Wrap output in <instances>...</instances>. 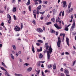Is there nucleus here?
Returning <instances> with one entry per match:
<instances>
[{
	"mask_svg": "<svg viewBox=\"0 0 76 76\" xmlns=\"http://www.w3.org/2000/svg\"><path fill=\"white\" fill-rule=\"evenodd\" d=\"M41 5H40L39 7L37 8V14L38 15L39 14V10H40L41 9Z\"/></svg>",
	"mask_w": 76,
	"mask_h": 76,
	"instance_id": "nucleus-1",
	"label": "nucleus"
},
{
	"mask_svg": "<svg viewBox=\"0 0 76 76\" xmlns=\"http://www.w3.org/2000/svg\"><path fill=\"white\" fill-rule=\"evenodd\" d=\"M14 29L16 32H17V31L19 32V31H20V28L19 27L16 26H15Z\"/></svg>",
	"mask_w": 76,
	"mask_h": 76,
	"instance_id": "nucleus-2",
	"label": "nucleus"
},
{
	"mask_svg": "<svg viewBox=\"0 0 76 76\" xmlns=\"http://www.w3.org/2000/svg\"><path fill=\"white\" fill-rule=\"evenodd\" d=\"M45 51H47V58L48 60H50V53H49V51H48V49H46L45 50Z\"/></svg>",
	"mask_w": 76,
	"mask_h": 76,
	"instance_id": "nucleus-3",
	"label": "nucleus"
},
{
	"mask_svg": "<svg viewBox=\"0 0 76 76\" xmlns=\"http://www.w3.org/2000/svg\"><path fill=\"white\" fill-rule=\"evenodd\" d=\"M75 23H74L72 24V26L71 27V29H70L71 31H73V29H75Z\"/></svg>",
	"mask_w": 76,
	"mask_h": 76,
	"instance_id": "nucleus-4",
	"label": "nucleus"
},
{
	"mask_svg": "<svg viewBox=\"0 0 76 76\" xmlns=\"http://www.w3.org/2000/svg\"><path fill=\"white\" fill-rule=\"evenodd\" d=\"M54 26L57 29H61V27H59L58 26V25H57V24L55 23L54 24Z\"/></svg>",
	"mask_w": 76,
	"mask_h": 76,
	"instance_id": "nucleus-5",
	"label": "nucleus"
},
{
	"mask_svg": "<svg viewBox=\"0 0 76 76\" xmlns=\"http://www.w3.org/2000/svg\"><path fill=\"white\" fill-rule=\"evenodd\" d=\"M64 73H65L66 75L68 74L69 73V70H68L66 69H64Z\"/></svg>",
	"mask_w": 76,
	"mask_h": 76,
	"instance_id": "nucleus-6",
	"label": "nucleus"
},
{
	"mask_svg": "<svg viewBox=\"0 0 76 76\" xmlns=\"http://www.w3.org/2000/svg\"><path fill=\"white\" fill-rule=\"evenodd\" d=\"M66 42L67 45L69 46V38L67 37L66 38Z\"/></svg>",
	"mask_w": 76,
	"mask_h": 76,
	"instance_id": "nucleus-7",
	"label": "nucleus"
},
{
	"mask_svg": "<svg viewBox=\"0 0 76 76\" xmlns=\"http://www.w3.org/2000/svg\"><path fill=\"white\" fill-rule=\"evenodd\" d=\"M49 53L51 54V53L53 52V49L51 48H50L48 49Z\"/></svg>",
	"mask_w": 76,
	"mask_h": 76,
	"instance_id": "nucleus-8",
	"label": "nucleus"
},
{
	"mask_svg": "<svg viewBox=\"0 0 76 76\" xmlns=\"http://www.w3.org/2000/svg\"><path fill=\"white\" fill-rule=\"evenodd\" d=\"M63 4H64L63 7H67V5H66V1H64L63 2Z\"/></svg>",
	"mask_w": 76,
	"mask_h": 76,
	"instance_id": "nucleus-9",
	"label": "nucleus"
},
{
	"mask_svg": "<svg viewBox=\"0 0 76 76\" xmlns=\"http://www.w3.org/2000/svg\"><path fill=\"white\" fill-rule=\"evenodd\" d=\"M37 31L39 32H42L43 30L42 29L40 28H37Z\"/></svg>",
	"mask_w": 76,
	"mask_h": 76,
	"instance_id": "nucleus-10",
	"label": "nucleus"
},
{
	"mask_svg": "<svg viewBox=\"0 0 76 76\" xmlns=\"http://www.w3.org/2000/svg\"><path fill=\"white\" fill-rule=\"evenodd\" d=\"M45 46L46 47V49H48V48H49V46L48 45V43H45Z\"/></svg>",
	"mask_w": 76,
	"mask_h": 76,
	"instance_id": "nucleus-11",
	"label": "nucleus"
},
{
	"mask_svg": "<svg viewBox=\"0 0 76 76\" xmlns=\"http://www.w3.org/2000/svg\"><path fill=\"white\" fill-rule=\"evenodd\" d=\"M16 7H14L13 8V10H12V12L13 11V13H15V12H16Z\"/></svg>",
	"mask_w": 76,
	"mask_h": 76,
	"instance_id": "nucleus-12",
	"label": "nucleus"
},
{
	"mask_svg": "<svg viewBox=\"0 0 76 76\" xmlns=\"http://www.w3.org/2000/svg\"><path fill=\"white\" fill-rule=\"evenodd\" d=\"M61 44V42H58L57 43V45L58 47H60V45Z\"/></svg>",
	"mask_w": 76,
	"mask_h": 76,
	"instance_id": "nucleus-13",
	"label": "nucleus"
},
{
	"mask_svg": "<svg viewBox=\"0 0 76 76\" xmlns=\"http://www.w3.org/2000/svg\"><path fill=\"white\" fill-rule=\"evenodd\" d=\"M39 49H37V52H40V51H42V48L41 47Z\"/></svg>",
	"mask_w": 76,
	"mask_h": 76,
	"instance_id": "nucleus-14",
	"label": "nucleus"
},
{
	"mask_svg": "<svg viewBox=\"0 0 76 76\" xmlns=\"http://www.w3.org/2000/svg\"><path fill=\"white\" fill-rule=\"evenodd\" d=\"M53 69L54 70H56V65L55 63L54 64H53Z\"/></svg>",
	"mask_w": 76,
	"mask_h": 76,
	"instance_id": "nucleus-15",
	"label": "nucleus"
},
{
	"mask_svg": "<svg viewBox=\"0 0 76 76\" xmlns=\"http://www.w3.org/2000/svg\"><path fill=\"white\" fill-rule=\"evenodd\" d=\"M38 42H40V43H43L44 41L41 40H37Z\"/></svg>",
	"mask_w": 76,
	"mask_h": 76,
	"instance_id": "nucleus-16",
	"label": "nucleus"
},
{
	"mask_svg": "<svg viewBox=\"0 0 76 76\" xmlns=\"http://www.w3.org/2000/svg\"><path fill=\"white\" fill-rule=\"evenodd\" d=\"M7 17H8L9 19H10V20H12L11 16H10V15H9V14H7Z\"/></svg>",
	"mask_w": 76,
	"mask_h": 76,
	"instance_id": "nucleus-17",
	"label": "nucleus"
},
{
	"mask_svg": "<svg viewBox=\"0 0 76 76\" xmlns=\"http://www.w3.org/2000/svg\"><path fill=\"white\" fill-rule=\"evenodd\" d=\"M60 20V18L59 17H58V19H56V22H58Z\"/></svg>",
	"mask_w": 76,
	"mask_h": 76,
	"instance_id": "nucleus-18",
	"label": "nucleus"
},
{
	"mask_svg": "<svg viewBox=\"0 0 76 76\" xmlns=\"http://www.w3.org/2000/svg\"><path fill=\"white\" fill-rule=\"evenodd\" d=\"M15 75L16 76H23V75L22 74H15Z\"/></svg>",
	"mask_w": 76,
	"mask_h": 76,
	"instance_id": "nucleus-19",
	"label": "nucleus"
},
{
	"mask_svg": "<svg viewBox=\"0 0 76 76\" xmlns=\"http://www.w3.org/2000/svg\"><path fill=\"white\" fill-rule=\"evenodd\" d=\"M53 14H54L55 13H56L57 12V10H55V9H53Z\"/></svg>",
	"mask_w": 76,
	"mask_h": 76,
	"instance_id": "nucleus-20",
	"label": "nucleus"
},
{
	"mask_svg": "<svg viewBox=\"0 0 76 76\" xmlns=\"http://www.w3.org/2000/svg\"><path fill=\"white\" fill-rule=\"evenodd\" d=\"M40 63H41V61H38L37 62V65L38 66H41Z\"/></svg>",
	"mask_w": 76,
	"mask_h": 76,
	"instance_id": "nucleus-21",
	"label": "nucleus"
},
{
	"mask_svg": "<svg viewBox=\"0 0 76 76\" xmlns=\"http://www.w3.org/2000/svg\"><path fill=\"white\" fill-rule=\"evenodd\" d=\"M12 46L14 50H16V46L15 45H13Z\"/></svg>",
	"mask_w": 76,
	"mask_h": 76,
	"instance_id": "nucleus-22",
	"label": "nucleus"
},
{
	"mask_svg": "<svg viewBox=\"0 0 76 76\" xmlns=\"http://www.w3.org/2000/svg\"><path fill=\"white\" fill-rule=\"evenodd\" d=\"M32 70V68L31 67H29L28 69V72H31Z\"/></svg>",
	"mask_w": 76,
	"mask_h": 76,
	"instance_id": "nucleus-23",
	"label": "nucleus"
},
{
	"mask_svg": "<svg viewBox=\"0 0 76 76\" xmlns=\"http://www.w3.org/2000/svg\"><path fill=\"white\" fill-rule=\"evenodd\" d=\"M32 51L33 53H35V49H34V46H33V45H32Z\"/></svg>",
	"mask_w": 76,
	"mask_h": 76,
	"instance_id": "nucleus-24",
	"label": "nucleus"
},
{
	"mask_svg": "<svg viewBox=\"0 0 76 76\" xmlns=\"http://www.w3.org/2000/svg\"><path fill=\"white\" fill-rule=\"evenodd\" d=\"M11 57L12 58V60H14V59H15V57H14V56L12 54H11Z\"/></svg>",
	"mask_w": 76,
	"mask_h": 76,
	"instance_id": "nucleus-25",
	"label": "nucleus"
},
{
	"mask_svg": "<svg viewBox=\"0 0 76 76\" xmlns=\"http://www.w3.org/2000/svg\"><path fill=\"white\" fill-rule=\"evenodd\" d=\"M71 4H72V3L71 2L68 5V9H70V8L71 7Z\"/></svg>",
	"mask_w": 76,
	"mask_h": 76,
	"instance_id": "nucleus-26",
	"label": "nucleus"
},
{
	"mask_svg": "<svg viewBox=\"0 0 76 76\" xmlns=\"http://www.w3.org/2000/svg\"><path fill=\"white\" fill-rule=\"evenodd\" d=\"M43 57V55L42 54V53H40L39 54V57L40 58H42Z\"/></svg>",
	"mask_w": 76,
	"mask_h": 76,
	"instance_id": "nucleus-27",
	"label": "nucleus"
},
{
	"mask_svg": "<svg viewBox=\"0 0 76 76\" xmlns=\"http://www.w3.org/2000/svg\"><path fill=\"white\" fill-rule=\"evenodd\" d=\"M51 23H52L51 22H49L46 23V24L47 25H50V24H51Z\"/></svg>",
	"mask_w": 76,
	"mask_h": 76,
	"instance_id": "nucleus-28",
	"label": "nucleus"
},
{
	"mask_svg": "<svg viewBox=\"0 0 76 76\" xmlns=\"http://www.w3.org/2000/svg\"><path fill=\"white\" fill-rule=\"evenodd\" d=\"M51 20L52 22H54V21H55V18L54 17H53V18H52L51 19Z\"/></svg>",
	"mask_w": 76,
	"mask_h": 76,
	"instance_id": "nucleus-29",
	"label": "nucleus"
},
{
	"mask_svg": "<svg viewBox=\"0 0 76 76\" xmlns=\"http://www.w3.org/2000/svg\"><path fill=\"white\" fill-rule=\"evenodd\" d=\"M30 4V0H28L27 3L26 4L27 5H29Z\"/></svg>",
	"mask_w": 76,
	"mask_h": 76,
	"instance_id": "nucleus-30",
	"label": "nucleus"
},
{
	"mask_svg": "<svg viewBox=\"0 0 76 76\" xmlns=\"http://www.w3.org/2000/svg\"><path fill=\"white\" fill-rule=\"evenodd\" d=\"M50 32L51 33H55V31L53 29H51L50 30Z\"/></svg>",
	"mask_w": 76,
	"mask_h": 76,
	"instance_id": "nucleus-31",
	"label": "nucleus"
},
{
	"mask_svg": "<svg viewBox=\"0 0 76 76\" xmlns=\"http://www.w3.org/2000/svg\"><path fill=\"white\" fill-rule=\"evenodd\" d=\"M48 69H50V68H51V67H52V66H51V64L48 65Z\"/></svg>",
	"mask_w": 76,
	"mask_h": 76,
	"instance_id": "nucleus-32",
	"label": "nucleus"
},
{
	"mask_svg": "<svg viewBox=\"0 0 76 76\" xmlns=\"http://www.w3.org/2000/svg\"><path fill=\"white\" fill-rule=\"evenodd\" d=\"M72 11H73V8H71L70 10L68 12L69 13H70V12H72Z\"/></svg>",
	"mask_w": 76,
	"mask_h": 76,
	"instance_id": "nucleus-33",
	"label": "nucleus"
},
{
	"mask_svg": "<svg viewBox=\"0 0 76 76\" xmlns=\"http://www.w3.org/2000/svg\"><path fill=\"white\" fill-rule=\"evenodd\" d=\"M68 28V27H66L65 28V31H69V28Z\"/></svg>",
	"mask_w": 76,
	"mask_h": 76,
	"instance_id": "nucleus-34",
	"label": "nucleus"
},
{
	"mask_svg": "<svg viewBox=\"0 0 76 76\" xmlns=\"http://www.w3.org/2000/svg\"><path fill=\"white\" fill-rule=\"evenodd\" d=\"M76 61H73V63H72L73 65L72 66H73L75 64H76Z\"/></svg>",
	"mask_w": 76,
	"mask_h": 76,
	"instance_id": "nucleus-35",
	"label": "nucleus"
},
{
	"mask_svg": "<svg viewBox=\"0 0 76 76\" xmlns=\"http://www.w3.org/2000/svg\"><path fill=\"white\" fill-rule=\"evenodd\" d=\"M2 66H4L5 67H6V65H5V64H4L3 62H2Z\"/></svg>",
	"mask_w": 76,
	"mask_h": 76,
	"instance_id": "nucleus-36",
	"label": "nucleus"
},
{
	"mask_svg": "<svg viewBox=\"0 0 76 76\" xmlns=\"http://www.w3.org/2000/svg\"><path fill=\"white\" fill-rule=\"evenodd\" d=\"M13 17H14V20H17V19L16 18V16H15V15H13Z\"/></svg>",
	"mask_w": 76,
	"mask_h": 76,
	"instance_id": "nucleus-37",
	"label": "nucleus"
},
{
	"mask_svg": "<svg viewBox=\"0 0 76 76\" xmlns=\"http://www.w3.org/2000/svg\"><path fill=\"white\" fill-rule=\"evenodd\" d=\"M24 65L25 66H29V64L28 63H25L24 64Z\"/></svg>",
	"mask_w": 76,
	"mask_h": 76,
	"instance_id": "nucleus-38",
	"label": "nucleus"
},
{
	"mask_svg": "<svg viewBox=\"0 0 76 76\" xmlns=\"http://www.w3.org/2000/svg\"><path fill=\"white\" fill-rule=\"evenodd\" d=\"M58 42H61V40H60V37H58Z\"/></svg>",
	"mask_w": 76,
	"mask_h": 76,
	"instance_id": "nucleus-39",
	"label": "nucleus"
},
{
	"mask_svg": "<svg viewBox=\"0 0 76 76\" xmlns=\"http://www.w3.org/2000/svg\"><path fill=\"white\" fill-rule=\"evenodd\" d=\"M21 29H22V28H23V23H21Z\"/></svg>",
	"mask_w": 76,
	"mask_h": 76,
	"instance_id": "nucleus-40",
	"label": "nucleus"
},
{
	"mask_svg": "<svg viewBox=\"0 0 76 76\" xmlns=\"http://www.w3.org/2000/svg\"><path fill=\"white\" fill-rule=\"evenodd\" d=\"M65 54H66V55H70V53H69V52H65Z\"/></svg>",
	"mask_w": 76,
	"mask_h": 76,
	"instance_id": "nucleus-41",
	"label": "nucleus"
},
{
	"mask_svg": "<svg viewBox=\"0 0 76 76\" xmlns=\"http://www.w3.org/2000/svg\"><path fill=\"white\" fill-rule=\"evenodd\" d=\"M42 76H45L44 75V72L42 71Z\"/></svg>",
	"mask_w": 76,
	"mask_h": 76,
	"instance_id": "nucleus-42",
	"label": "nucleus"
},
{
	"mask_svg": "<svg viewBox=\"0 0 76 76\" xmlns=\"http://www.w3.org/2000/svg\"><path fill=\"white\" fill-rule=\"evenodd\" d=\"M47 3H48L47 1H45L43 2V4H47Z\"/></svg>",
	"mask_w": 76,
	"mask_h": 76,
	"instance_id": "nucleus-43",
	"label": "nucleus"
},
{
	"mask_svg": "<svg viewBox=\"0 0 76 76\" xmlns=\"http://www.w3.org/2000/svg\"><path fill=\"white\" fill-rule=\"evenodd\" d=\"M61 13H62V11H61L60 12V13L59 15V16H61Z\"/></svg>",
	"mask_w": 76,
	"mask_h": 76,
	"instance_id": "nucleus-44",
	"label": "nucleus"
},
{
	"mask_svg": "<svg viewBox=\"0 0 76 76\" xmlns=\"http://www.w3.org/2000/svg\"><path fill=\"white\" fill-rule=\"evenodd\" d=\"M4 10L1 11V10H0V13H4Z\"/></svg>",
	"mask_w": 76,
	"mask_h": 76,
	"instance_id": "nucleus-45",
	"label": "nucleus"
},
{
	"mask_svg": "<svg viewBox=\"0 0 76 76\" xmlns=\"http://www.w3.org/2000/svg\"><path fill=\"white\" fill-rule=\"evenodd\" d=\"M64 11H63L62 12V16H64Z\"/></svg>",
	"mask_w": 76,
	"mask_h": 76,
	"instance_id": "nucleus-46",
	"label": "nucleus"
},
{
	"mask_svg": "<svg viewBox=\"0 0 76 76\" xmlns=\"http://www.w3.org/2000/svg\"><path fill=\"white\" fill-rule=\"evenodd\" d=\"M70 18H71L72 19H73V15H71Z\"/></svg>",
	"mask_w": 76,
	"mask_h": 76,
	"instance_id": "nucleus-47",
	"label": "nucleus"
},
{
	"mask_svg": "<svg viewBox=\"0 0 76 76\" xmlns=\"http://www.w3.org/2000/svg\"><path fill=\"white\" fill-rule=\"evenodd\" d=\"M61 76H64V74L63 73H61Z\"/></svg>",
	"mask_w": 76,
	"mask_h": 76,
	"instance_id": "nucleus-48",
	"label": "nucleus"
},
{
	"mask_svg": "<svg viewBox=\"0 0 76 76\" xmlns=\"http://www.w3.org/2000/svg\"><path fill=\"white\" fill-rule=\"evenodd\" d=\"M31 6H29L28 7V9L29 11H31Z\"/></svg>",
	"mask_w": 76,
	"mask_h": 76,
	"instance_id": "nucleus-49",
	"label": "nucleus"
},
{
	"mask_svg": "<svg viewBox=\"0 0 76 76\" xmlns=\"http://www.w3.org/2000/svg\"><path fill=\"white\" fill-rule=\"evenodd\" d=\"M15 55L17 57H18V56H19V54L18 53V52H16Z\"/></svg>",
	"mask_w": 76,
	"mask_h": 76,
	"instance_id": "nucleus-50",
	"label": "nucleus"
},
{
	"mask_svg": "<svg viewBox=\"0 0 76 76\" xmlns=\"http://www.w3.org/2000/svg\"><path fill=\"white\" fill-rule=\"evenodd\" d=\"M36 45H37V46H39V45H40V44H39L38 43H36Z\"/></svg>",
	"mask_w": 76,
	"mask_h": 76,
	"instance_id": "nucleus-51",
	"label": "nucleus"
},
{
	"mask_svg": "<svg viewBox=\"0 0 76 76\" xmlns=\"http://www.w3.org/2000/svg\"><path fill=\"white\" fill-rule=\"evenodd\" d=\"M33 15L34 16V18L35 19H36V17H37V15H36V14H33Z\"/></svg>",
	"mask_w": 76,
	"mask_h": 76,
	"instance_id": "nucleus-52",
	"label": "nucleus"
},
{
	"mask_svg": "<svg viewBox=\"0 0 76 76\" xmlns=\"http://www.w3.org/2000/svg\"><path fill=\"white\" fill-rule=\"evenodd\" d=\"M63 70H64V69H63V68H61L60 69V71H61V72H63Z\"/></svg>",
	"mask_w": 76,
	"mask_h": 76,
	"instance_id": "nucleus-53",
	"label": "nucleus"
},
{
	"mask_svg": "<svg viewBox=\"0 0 76 76\" xmlns=\"http://www.w3.org/2000/svg\"><path fill=\"white\" fill-rule=\"evenodd\" d=\"M16 1L15 0H12V3H14Z\"/></svg>",
	"mask_w": 76,
	"mask_h": 76,
	"instance_id": "nucleus-54",
	"label": "nucleus"
},
{
	"mask_svg": "<svg viewBox=\"0 0 76 76\" xmlns=\"http://www.w3.org/2000/svg\"><path fill=\"white\" fill-rule=\"evenodd\" d=\"M10 20H10V19H9V20H8V22L9 23H10Z\"/></svg>",
	"mask_w": 76,
	"mask_h": 76,
	"instance_id": "nucleus-55",
	"label": "nucleus"
},
{
	"mask_svg": "<svg viewBox=\"0 0 76 76\" xmlns=\"http://www.w3.org/2000/svg\"><path fill=\"white\" fill-rule=\"evenodd\" d=\"M33 23H34V25H35V20H34L33 22H32Z\"/></svg>",
	"mask_w": 76,
	"mask_h": 76,
	"instance_id": "nucleus-56",
	"label": "nucleus"
},
{
	"mask_svg": "<svg viewBox=\"0 0 76 76\" xmlns=\"http://www.w3.org/2000/svg\"><path fill=\"white\" fill-rule=\"evenodd\" d=\"M10 9V8H9V7L7 8V12H9V10Z\"/></svg>",
	"mask_w": 76,
	"mask_h": 76,
	"instance_id": "nucleus-57",
	"label": "nucleus"
},
{
	"mask_svg": "<svg viewBox=\"0 0 76 76\" xmlns=\"http://www.w3.org/2000/svg\"><path fill=\"white\" fill-rule=\"evenodd\" d=\"M56 36H57V35H58V32L56 31Z\"/></svg>",
	"mask_w": 76,
	"mask_h": 76,
	"instance_id": "nucleus-58",
	"label": "nucleus"
},
{
	"mask_svg": "<svg viewBox=\"0 0 76 76\" xmlns=\"http://www.w3.org/2000/svg\"><path fill=\"white\" fill-rule=\"evenodd\" d=\"M35 3V5H37V4H38V3L37 2H34Z\"/></svg>",
	"mask_w": 76,
	"mask_h": 76,
	"instance_id": "nucleus-59",
	"label": "nucleus"
},
{
	"mask_svg": "<svg viewBox=\"0 0 76 76\" xmlns=\"http://www.w3.org/2000/svg\"><path fill=\"white\" fill-rule=\"evenodd\" d=\"M41 67H42V68L44 67V64H42L41 65Z\"/></svg>",
	"mask_w": 76,
	"mask_h": 76,
	"instance_id": "nucleus-60",
	"label": "nucleus"
},
{
	"mask_svg": "<svg viewBox=\"0 0 76 76\" xmlns=\"http://www.w3.org/2000/svg\"><path fill=\"white\" fill-rule=\"evenodd\" d=\"M58 22L59 24H60V25H61V21L60 20Z\"/></svg>",
	"mask_w": 76,
	"mask_h": 76,
	"instance_id": "nucleus-61",
	"label": "nucleus"
},
{
	"mask_svg": "<svg viewBox=\"0 0 76 76\" xmlns=\"http://www.w3.org/2000/svg\"><path fill=\"white\" fill-rule=\"evenodd\" d=\"M26 13V12L25 11L23 12V14H25Z\"/></svg>",
	"mask_w": 76,
	"mask_h": 76,
	"instance_id": "nucleus-62",
	"label": "nucleus"
},
{
	"mask_svg": "<svg viewBox=\"0 0 76 76\" xmlns=\"http://www.w3.org/2000/svg\"><path fill=\"white\" fill-rule=\"evenodd\" d=\"M44 19V17H40V19L41 20H42V19Z\"/></svg>",
	"mask_w": 76,
	"mask_h": 76,
	"instance_id": "nucleus-63",
	"label": "nucleus"
},
{
	"mask_svg": "<svg viewBox=\"0 0 76 76\" xmlns=\"http://www.w3.org/2000/svg\"><path fill=\"white\" fill-rule=\"evenodd\" d=\"M1 26H3V25H4V23H2L1 24Z\"/></svg>",
	"mask_w": 76,
	"mask_h": 76,
	"instance_id": "nucleus-64",
	"label": "nucleus"
}]
</instances>
